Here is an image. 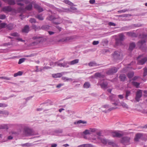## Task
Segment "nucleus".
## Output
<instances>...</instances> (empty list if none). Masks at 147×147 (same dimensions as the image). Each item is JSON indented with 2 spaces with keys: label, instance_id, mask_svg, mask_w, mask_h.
<instances>
[{
  "label": "nucleus",
  "instance_id": "63",
  "mask_svg": "<svg viewBox=\"0 0 147 147\" xmlns=\"http://www.w3.org/2000/svg\"><path fill=\"white\" fill-rule=\"evenodd\" d=\"M30 22L31 23H35L36 22V20L34 18H31L30 20Z\"/></svg>",
  "mask_w": 147,
  "mask_h": 147
},
{
  "label": "nucleus",
  "instance_id": "61",
  "mask_svg": "<svg viewBox=\"0 0 147 147\" xmlns=\"http://www.w3.org/2000/svg\"><path fill=\"white\" fill-rule=\"evenodd\" d=\"M6 24L4 23H1L0 24V27L1 28H3L5 27Z\"/></svg>",
  "mask_w": 147,
  "mask_h": 147
},
{
  "label": "nucleus",
  "instance_id": "51",
  "mask_svg": "<svg viewBox=\"0 0 147 147\" xmlns=\"http://www.w3.org/2000/svg\"><path fill=\"white\" fill-rule=\"evenodd\" d=\"M9 134L12 135L13 136H16L18 135V133L15 131H12L10 132Z\"/></svg>",
  "mask_w": 147,
  "mask_h": 147
},
{
  "label": "nucleus",
  "instance_id": "32",
  "mask_svg": "<svg viewBox=\"0 0 147 147\" xmlns=\"http://www.w3.org/2000/svg\"><path fill=\"white\" fill-rule=\"evenodd\" d=\"M63 2L65 4L70 6H73L74 5V3L69 0H64Z\"/></svg>",
  "mask_w": 147,
  "mask_h": 147
},
{
  "label": "nucleus",
  "instance_id": "11",
  "mask_svg": "<svg viewBox=\"0 0 147 147\" xmlns=\"http://www.w3.org/2000/svg\"><path fill=\"white\" fill-rule=\"evenodd\" d=\"M12 10V9L11 6H7L3 7L1 11L5 13H7L11 11Z\"/></svg>",
  "mask_w": 147,
  "mask_h": 147
},
{
  "label": "nucleus",
  "instance_id": "17",
  "mask_svg": "<svg viewBox=\"0 0 147 147\" xmlns=\"http://www.w3.org/2000/svg\"><path fill=\"white\" fill-rule=\"evenodd\" d=\"M112 135L114 137H120L122 136L123 135V134L119 132L115 131L112 133Z\"/></svg>",
  "mask_w": 147,
  "mask_h": 147
},
{
  "label": "nucleus",
  "instance_id": "29",
  "mask_svg": "<svg viewBox=\"0 0 147 147\" xmlns=\"http://www.w3.org/2000/svg\"><path fill=\"white\" fill-rule=\"evenodd\" d=\"M115 43L116 46L121 45L122 44V41L118 39H116Z\"/></svg>",
  "mask_w": 147,
  "mask_h": 147
},
{
  "label": "nucleus",
  "instance_id": "13",
  "mask_svg": "<svg viewBox=\"0 0 147 147\" xmlns=\"http://www.w3.org/2000/svg\"><path fill=\"white\" fill-rule=\"evenodd\" d=\"M98 138L100 140L102 143L104 145L107 144L108 140L104 138H102L101 137H98Z\"/></svg>",
  "mask_w": 147,
  "mask_h": 147
},
{
  "label": "nucleus",
  "instance_id": "47",
  "mask_svg": "<svg viewBox=\"0 0 147 147\" xmlns=\"http://www.w3.org/2000/svg\"><path fill=\"white\" fill-rule=\"evenodd\" d=\"M130 26H126L122 27L121 28L122 31L127 30H128V29L130 28Z\"/></svg>",
  "mask_w": 147,
  "mask_h": 147
},
{
  "label": "nucleus",
  "instance_id": "37",
  "mask_svg": "<svg viewBox=\"0 0 147 147\" xmlns=\"http://www.w3.org/2000/svg\"><path fill=\"white\" fill-rule=\"evenodd\" d=\"M121 106L124 108L128 109V105L125 102H121Z\"/></svg>",
  "mask_w": 147,
  "mask_h": 147
},
{
  "label": "nucleus",
  "instance_id": "15",
  "mask_svg": "<svg viewBox=\"0 0 147 147\" xmlns=\"http://www.w3.org/2000/svg\"><path fill=\"white\" fill-rule=\"evenodd\" d=\"M142 136V134L138 133L136 134L134 138V141L135 142H138L141 139Z\"/></svg>",
  "mask_w": 147,
  "mask_h": 147
},
{
  "label": "nucleus",
  "instance_id": "38",
  "mask_svg": "<svg viewBox=\"0 0 147 147\" xmlns=\"http://www.w3.org/2000/svg\"><path fill=\"white\" fill-rule=\"evenodd\" d=\"M115 95H110L109 97V100L111 102L115 101Z\"/></svg>",
  "mask_w": 147,
  "mask_h": 147
},
{
  "label": "nucleus",
  "instance_id": "64",
  "mask_svg": "<svg viewBox=\"0 0 147 147\" xmlns=\"http://www.w3.org/2000/svg\"><path fill=\"white\" fill-rule=\"evenodd\" d=\"M10 35L13 36H19L18 34L16 32L11 33Z\"/></svg>",
  "mask_w": 147,
  "mask_h": 147
},
{
  "label": "nucleus",
  "instance_id": "31",
  "mask_svg": "<svg viewBox=\"0 0 147 147\" xmlns=\"http://www.w3.org/2000/svg\"><path fill=\"white\" fill-rule=\"evenodd\" d=\"M8 128V125L6 124H2L0 125V129H6Z\"/></svg>",
  "mask_w": 147,
  "mask_h": 147
},
{
  "label": "nucleus",
  "instance_id": "3",
  "mask_svg": "<svg viewBox=\"0 0 147 147\" xmlns=\"http://www.w3.org/2000/svg\"><path fill=\"white\" fill-rule=\"evenodd\" d=\"M73 39V38L71 36H63L57 40V42L60 43H65L71 41Z\"/></svg>",
  "mask_w": 147,
  "mask_h": 147
},
{
  "label": "nucleus",
  "instance_id": "22",
  "mask_svg": "<svg viewBox=\"0 0 147 147\" xmlns=\"http://www.w3.org/2000/svg\"><path fill=\"white\" fill-rule=\"evenodd\" d=\"M51 27L47 25H44L42 26L41 27V29H42L45 30H48L50 29Z\"/></svg>",
  "mask_w": 147,
  "mask_h": 147
},
{
  "label": "nucleus",
  "instance_id": "9",
  "mask_svg": "<svg viewBox=\"0 0 147 147\" xmlns=\"http://www.w3.org/2000/svg\"><path fill=\"white\" fill-rule=\"evenodd\" d=\"M118 69L116 67H113L109 69L107 71L106 73L108 75H112L116 73Z\"/></svg>",
  "mask_w": 147,
  "mask_h": 147
},
{
  "label": "nucleus",
  "instance_id": "8",
  "mask_svg": "<svg viewBox=\"0 0 147 147\" xmlns=\"http://www.w3.org/2000/svg\"><path fill=\"white\" fill-rule=\"evenodd\" d=\"M32 8V5L31 3H29L28 5L25 8L22 7H21L18 8V10L20 11H24L25 10H30Z\"/></svg>",
  "mask_w": 147,
  "mask_h": 147
},
{
  "label": "nucleus",
  "instance_id": "45",
  "mask_svg": "<svg viewBox=\"0 0 147 147\" xmlns=\"http://www.w3.org/2000/svg\"><path fill=\"white\" fill-rule=\"evenodd\" d=\"M35 17L36 18H38L39 20H43L44 19L43 17L41 15H38L37 16H36Z\"/></svg>",
  "mask_w": 147,
  "mask_h": 147
},
{
  "label": "nucleus",
  "instance_id": "30",
  "mask_svg": "<svg viewBox=\"0 0 147 147\" xmlns=\"http://www.w3.org/2000/svg\"><path fill=\"white\" fill-rule=\"evenodd\" d=\"M0 114L4 116L7 115L9 114L8 112L6 111H0Z\"/></svg>",
  "mask_w": 147,
  "mask_h": 147
},
{
  "label": "nucleus",
  "instance_id": "20",
  "mask_svg": "<svg viewBox=\"0 0 147 147\" xmlns=\"http://www.w3.org/2000/svg\"><path fill=\"white\" fill-rule=\"evenodd\" d=\"M34 7L37 9L39 12H41L43 11L42 8L38 5L35 4L34 5Z\"/></svg>",
  "mask_w": 147,
  "mask_h": 147
},
{
  "label": "nucleus",
  "instance_id": "41",
  "mask_svg": "<svg viewBox=\"0 0 147 147\" xmlns=\"http://www.w3.org/2000/svg\"><path fill=\"white\" fill-rule=\"evenodd\" d=\"M23 74V72L21 71H19L17 73H15L13 75L14 77H16L18 76H21Z\"/></svg>",
  "mask_w": 147,
  "mask_h": 147
},
{
  "label": "nucleus",
  "instance_id": "27",
  "mask_svg": "<svg viewBox=\"0 0 147 147\" xmlns=\"http://www.w3.org/2000/svg\"><path fill=\"white\" fill-rule=\"evenodd\" d=\"M6 3L11 5H14L16 3L15 0H7Z\"/></svg>",
  "mask_w": 147,
  "mask_h": 147
},
{
  "label": "nucleus",
  "instance_id": "1",
  "mask_svg": "<svg viewBox=\"0 0 147 147\" xmlns=\"http://www.w3.org/2000/svg\"><path fill=\"white\" fill-rule=\"evenodd\" d=\"M47 19L49 20H53V23L56 24H59L62 22V20L59 17H55L52 15L49 16Z\"/></svg>",
  "mask_w": 147,
  "mask_h": 147
},
{
  "label": "nucleus",
  "instance_id": "55",
  "mask_svg": "<svg viewBox=\"0 0 147 147\" xmlns=\"http://www.w3.org/2000/svg\"><path fill=\"white\" fill-rule=\"evenodd\" d=\"M144 72L143 73V76H145L147 75V68L145 67L144 69Z\"/></svg>",
  "mask_w": 147,
  "mask_h": 147
},
{
  "label": "nucleus",
  "instance_id": "42",
  "mask_svg": "<svg viewBox=\"0 0 147 147\" xmlns=\"http://www.w3.org/2000/svg\"><path fill=\"white\" fill-rule=\"evenodd\" d=\"M32 28L35 31L41 29V27L40 26L37 27L35 25H32Z\"/></svg>",
  "mask_w": 147,
  "mask_h": 147
},
{
  "label": "nucleus",
  "instance_id": "35",
  "mask_svg": "<svg viewBox=\"0 0 147 147\" xmlns=\"http://www.w3.org/2000/svg\"><path fill=\"white\" fill-rule=\"evenodd\" d=\"M90 86V84L88 82H86L83 85V87L84 88H89Z\"/></svg>",
  "mask_w": 147,
  "mask_h": 147
},
{
  "label": "nucleus",
  "instance_id": "60",
  "mask_svg": "<svg viewBox=\"0 0 147 147\" xmlns=\"http://www.w3.org/2000/svg\"><path fill=\"white\" fill-rule=\"evenodd\" d=\"M6 18L5 15L4 14H0V19L1 20L5 19Z\"/></svg>",
  "mask_w": 147,
  "mask_h": 147
},
{
  "label": "nucleus",
  "instance_id": "62",
  "mask_svg": "<svg viewBox=\"0 0 147 147\" xmlns=\"http://www.w3.org/2000/svg\"><path fill=\"white\" fill-rule=\"evenodd\" d=\"M94 146L90 144H85V147H94Z\"/></svg>",
  "mask_w": 147,
  "mask_h": 147
},
{
  "label": "nucleus",
  "instance_id": "10",
  "mask_svg": "<svg viewBox=\"0 0 147 147\" xmlns=\"http://www.w3.org/2000/svg\"><path fill=\"white\" fill-rule=\"evenodd\" d=\"M142 91L141 90H138L136 93L135 99L137 102H139L140 99L142 96Z\"/></svg>",
  "mask_w": 147,
  "mask_h": 147
},
{
  "label": "nucleus",
  "instance_id": "48",
  "mask_svg": "<svg viewBox=\"0 0 147 147\" xmlns=\"http://www.w3.org/2000/svg\"><path fill=\"white\" fill-rule=\"evenodd\" d=\"M7 28L9 30H12L13 28V25L12 24H10L7 25Z\"/></svg>",
  "mask_w": 147,
  "mask_h": 147
},
{
  "label": "nucleus",
  "instance_id": "24",
  "mask_svg": "<svg viewBox=\"0 0 147 147\" xmlns=\"http://www.w3.org/2000/svg\"><path fill=\"white\" fill-rule=\"evenodd\" d=\"M62 80L65 82L66 81H70L72 82V79L71 78H69L65 77H62L61 78Z\"/></svg>",
  "mask_w": 147,
  "mask_h": 147
},
{
  "label": "nucleus",
  "instance_id": "56",
  "mask_svg": "<svg viewBox=\"0 0 147 147\" xmlns=\"http://www.w3.org/2000/svg\"><path fill=\"white\" fill-rule=\"evenodd\" d=\"M42 37L39 35H36L33 37L32 39L34 40H37L41 38Z\"/></svg>",
  "mask_w": 147,
  "mask_h": 147
},
{
  "label": "nucleus",
  "instance_id": "52",
  "mask_svg": "<svg viewBox=\"0 0 147 147\" xmlns=\"http://www.w3.org/2000/svg\"><path fill=\"white\" fill-rule=\"evenodd\" d=\"M0 79L5 80H11V78L5 76L0 77Z\"/></svg>",
  "mask_w": 147,
  "mask_h": 147
},
{
  "label": "nucleus",
  "instance_id": "34",
  "mask_svg": "<svg viewBox=\"0 0 147 147\" xmlns=\"http://www.w3.org/2000/svg\"><path fill=\"white\" fill-rule=\"evenodd\" d=\"M131 83L133 85L136 87L137 88H139V86L140 85V83L134 81L132 82H131Z\"/></svg>",
  "mask_w": 147,
  "mask_h": 147
},
{
  "label": "nucleus",
  "instance_id": "50",
  "mask_svg": "<svg viewBox=\"0 0 147 147\" xmlns=\"http://www.w3.org/2000/svg\"><path fill=\"white\" fill-rule=\"evenodd\" d=\"M26 59L24 58H21L19 59V61L18 62V64H21L23 62H24Z\"/></svg>",
  "mask_w": 147,
  "mask_h": 147
},
{
  "label": "nucleus",
  "instance_id": "59",
  "mask_svg": "<svg viewBox=\"0 0 147 147\" xmlns=\"http://www.w3.org/2000/svg\"><path fill=\"white\" fill-rule=\"evenodd\" d=\"M78 123H79V124L83 123V124H86L87 123V122L85 121H83L81 120H80L78 121Z\"/></svg>",
  "mask_w": 147,
  "mask_h": 147
},
{
  "label": "nucleus",
  "instance_id": "53",
  "mask_svg": "<svg viewBox=\"0 0 147 147\" xmlns=\"http://www.w3.org/2000/svg\"><path fill=\"white\" fill-rule=\"evenodd\" d=\"M115 102H114L112 103V104L114 105L117 106L119 105V100L116 101L115 100Z\"/></svg>",
  "mask_w": 147,
  "mask_h": 147
},
{
  "label": "nucleus",
  "instance_id": "36",
  "mask_svg": "<svg viewBox=\"0 0 147 147\" xmlns=\"http://www.w3.org/2000/svg\"><path fill=\"white\" fill-rule=\"evenodd\" d=\"M134 73L133 71H131L129 72L127 75V76L129 78H132L134 76Z\"/></svg>",
  "mask_w": 147,
  "mask_h": 147
},
{
  "label": "nucleus",
  "instance_id": "5",
  "mask_svg": "<svg viewBox=\"0 0 147 147\" xmlns=\"http://www.w3.org/2000/svg\"><path fill=\"white\" fill-rule=\"evenodd\" d=\"M97 84L98 85H100L101 87L103 89H106L108 87V82L107 80H100Z\"/></svg>",
  "mask_w": 147,
  "mask_h": 147
},
{
  "label": "nucleus",
  "instance_id": "43",
  "mask_svg": "<svg viewBox=\"0 0 147 147\" xmlns=\"http://www.w3.org/2000/svg\"><path fill=\"white\" fill-rule=\"evenodd\" d=\"M126 95L125 96V98L126 99H128V97L130 95L131 92L130 91L127 90L126 91Z\"/></svg>",
  "mask_w": 147,
  "mask_h": 147
},
{
  "label": "nucleus",
  "instance_id": "6",
  "mask_svg": "<svg viewBox=\"0 0 147 147\" xmlns=\"http://www.w3.org/2000/svg\"><path fill=\"white\" fill-rule=\"evenodd\" d=\"M62 59H61L58 61L57 66L60 67H63L67 68L69 67V63L68 61H64L63 63L60 62V61H62Z\"/></svg>",
  "mask_w": 147,
  "mask_h": 147
},
{
  "label": "nucleus",
  "instance_id": "44",
  "mask_svg": "<svg viewBox=\"0 0 147 147\" xmlns=\"http://www.w3.org/2000/svg\"><path fill=\"white\" fill-rule=\"evenodd\" d=\"M88 65L90 67L97 66L98 65H97L96 63L94 62H91L88 63Z\"/></svg>",
  "mask_w": 147,
  "mask_h": 147
},
{
  "label": "nucleus",
  "instance_id": "25",
  "mask_svg": "<svg viewBox=\"0 0 147 147\" xmlns=\"http://www.w3.org/2000/svg\"><path fill=\"white\" fill-rule=\"evenodd\" d=\"M95 76L100 78H104L105 77V75L99 73H96L95 74Z\"/></svg>",
  "mask_w": 147,
  "mask_h": 147
},
{
  "label": "nucleus",
  "instance_id": "12",
  "mask_svg": "<svg viewBox=\"0 0 147 147\" xmlns=\"http://www.w3.org/2000/svg\"><path fill=\"white\" fill-rule=\"evenodd\" d=\"M121 55V54L120 52L118 51H115L113 54V57L115 59H120Z\"/></svg>",
  "mask_w": 147,
  "mask_h": 147
},
{
  "label": "nucleus",
  "instance_id": "2",
  "mask_svg": "<svg viewBox=\"0 0 147 147\" xmlns=\"http://www.w3.org/2000/svg\"><path fill=\"white\" fill-rule=\"evenodd\" d=\"M23 134L24 136H27L35 135L33 131L27 127H25Z\"/></svg>",
  "mask_w": 147,
  "mask_h": 147
},
{
  "label": "nucleus",
  "instance_id": "57",
  "mask_svg": "<svg viewBox=\"0 0 147 147\" xmlns=\"http://www.w3.org/2000/svg\"><path fill=\"white\" fill-rule=\"evenodd\" d=\"M7 105L4 103H0V107H5L7 106Z\"/></svg>",
  "mask_w": 147,
  "mask_h": 147
},
{
  "label": "nucleus",
  "instance_id": "28",
  "mask_svg": "<svg viewBox=\"0 0 147 147\" xmlns=\"http://www.w3.org/2000/svg\"><path fill=\"white\" fill-rule=\"evenodd\" d=\"M136 46V44L134 42H132L130 43L129 48V50L130 51L132 50Z\"/></svg>",
  "mask_w": 147,
  "mask_h": 147
},
{
  "label": "nucleus",
  "instance_id": "49",
  "mask_svg": "<svg viewBox=\"0 0 147 147\" xmlns=\"http://www.w3.org/2000/svg\"><path fill=\"white\" fill-rule=\"evenodd\" d=\"M57 62L58 61L56 62H51L50 63V65L51 66H52L53 67H54L56 66H57Z\"/></svg>",
  "mask_w": 147,
  "mask_h": 147
},
{
  "label": "nucleus",
  "instance_id": "19",
  "mask_svg": "<svg viewBox=\"0 0 147 147\" xmlns=\"http://www.w3.org/2000/svg\"><path fill=\"white\" fill-rule=\"evenodd\" d=\"M79 60L78 59H76L72 61H68L69 63V65H74L78 63L79 62Z\"/></svg>",
  "mask_w": 147,
  "mask_h": 147
},
{
  "label": "nucleus",
  "instance_id": "18",
  "mask_svg": "<svg viewBox=\"0 0 147 147\" xmlns=\"http://www.w3.org/2000/svg\"><path fill=\"white\" fill-rule=\"evenodd\" d=\"M107 144L113 147H117V145L113 141L108 140Z\"/></svg>",
  "mask_w": 147,
  "mask_h": 147
},
{
  "label": "nucleus",
  "instance_id": "14",
  "mask_svg": "<svg viewBox=\"0 0 147 147\" xmlns=\"http://www.w3.org/2000/svg\"><path fill=\"white\" fill-rule=\"evenodd\" d=\"M146 37V36H144V38L142 40L139 41L137 44V46L140 48L141 47L142 45H144L146 42L145 40V38Z\"/></svg>",
  "mask_w": 147,
  "mask_h": 147
},
{
  "label": "nucleus",
  "instance_id": "23",
  "mask_svg": "<svg viewBox=\"0 0 147 147\" xmlns=\"http://www.w3.org/2000/svg\"><path fill=\"white\" fill-rule=\"evenodd\" d=\"M29 26L28 25H26L22 30V32L25 33H28L29 31Z\"/></svg>",
  "mask_w": 147,
  "mask_h": 147
},
{
  "label": "nucleus",
  "instance_id": "39",
  "mask_svg": "<svg viewBox=\"0 0 147 147\" xmlns=\"http://www.w3.org/2000/svg\"><path fill=\"white\" fill-rule=\"evenodd\" d=\"M119 39L122 41L124 40V36L123 33L119 34Z\"/></svg>",
  "mask_w": 147,
  "mask_h": 147
},
{
  "label": "nucleus",
  "instance_id": "33",
  "mask_svg": "<svg viewBox=\"0 0 147 147\" xmlns=\"http://www.w3.org/2000/svg\"><path fill=\"white\" fill-rule=\"evenodd\" d=\"M119 78L121 81H123L125 80L126 78V77L125 75L121 74L120 75Z\"/></svg>",
  "mask_w": 147,
  "mask_h": 147
},
{
  "label": "nucleus",
  "instance_id": "58",
  "mask_svg": "<svg viewBox=\"0 0 147 147\" xmlns=\"http://www.w3.org/2000/svg\"><path fill=\"white\" fill-rule=\"evenodd\" d=\"M128 11L127 9H123V10H119L117 12L118 13H122L125 12H126V11Z\"/></svg>",
  "mask_w": 147,
  "mask_h": 147
},
{
  "label": "nucleus",
  "instance_id": "40",
  "mask_svg": "<svg viewBox=\"0 0 147 147\" xmlns=\"http://www.w3.org/2000/svg\"><path fill=\"white\" fill-rule=\"evenodd\" d=\"M90 133H96V131L97 130V129L95 128H90L89 129Z\"/></svg>",
  "mask_w": 147,
  "mask_h": 147
},
{
  "label": "nucleus",
  "instance_id": "54",
  "mask_svg": "<svg viewBox=\"0 0 147 147\" xmlns=\"http://www.w3.org/2000/svg\"><path fill=\"white\" fill-rule=\"evenodd\" d=\"M97 139H98V137L97 138H93L91 139V142L95 143H97Z\"/></svg>",
  "mask_w": 147,
  "mask_h": 147
},
{
  "label": "nucleus",
  "instance_id": "16",
  "mask_svg": "<svg viewBox=\"0 0 147 147\" xmlns=\"http://www.w3.org/2000/svg\"><path fill=\"white\" fill-rule=\"evenodd\" d=\"M126 35L128 36L132 37H136L137 36V34L136 33L132 32H125Z\"/></svg>",
  "mask_w": 147,
  "mask_h": 147
},
{
  "label": "nucleus",
  "instance_id": "26",
  "mask_svg": "<svg viewBox=\"0 0 147 147\" xmlns=\"http://www.w3.org/2000/svg\"><path fill=\"white\" fill-rule=\"evenodd\" d=\"M20 145L22 147H30L33 146L32 143H26L22 144Z\"/></svg>",
  "mask_w": 147,
  "mask_h": 147
},
{
  "label": "nucleus",
  "instance_id": "21",
  "mask_svg": "<svg viewBox=\"0 0 147 147\" xmlns=\"http://www.w3.org/2000/svg\"><path fill=\"white\" fill-rule=\"evenodd\" d=\"M64 72L61 73H58L56 74H52V77L54 78H58L61 77L62 75Z\"/></svg>",
  "mask_w": 147,
  "mask_h": 147
},
{
  "label": "nucleus",
  "instance_id": "46",
  "mask_svg": "<svg viewBox=\"0 0 147 147\" xmlns=\"http://www.w3.org/2000/svg\"><path fill=\"white\" fill-rule=\"evenodd\" d=\"M83 133L85 135L91 134V133L90 132L89 129L85 130L83 132Z\"/></svg>",
  "mask_w": 147,
  "mask_h": 147
},
{
  "label": "nucleus",
  "instance_id": "7",
  "mask_svg": "<svg viewBox=\"0 0 147 147\" xmlns=\"http://www.w3.org/2000/svg\"><path fill=\"white\" fill-rule=\"evenodd\" d=\"M142 56V55H140L137 58V60L139 64L141 65L144 64L147 61V58L146 57H144L140 59Z\"/></svg>",
  "mask_w": 147,
  "mask_h": 147
},
{
  "label": "nucleus",
  "instance_id": "4",
  "mask_svg": "<svg viewBox=\"0 0 147 147\" xmlns=\"http://www.w3.org/2000/svg\"><path fill=\"white\" fill-rule=\"evenodd\" d=\"M131 138L127 136H124L122 138L121 140V142L123 145L126 146L130 144Z\"/></svg>",
  "mask_w": 147,
  "mask_h": 147
}]
</instances>
